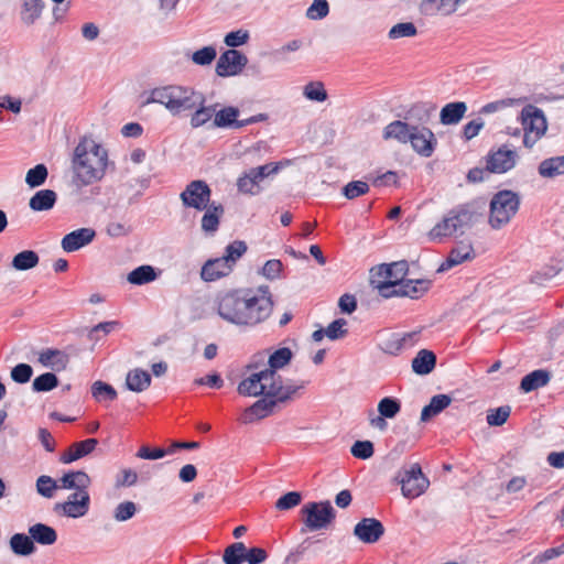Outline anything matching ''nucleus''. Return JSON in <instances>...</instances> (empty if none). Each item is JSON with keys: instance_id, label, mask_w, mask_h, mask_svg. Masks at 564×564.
<instances>
[{"instance_id": "22", "label": "nucleus", "mask_w": 564, "mask_h": 564, "mask_svg": "<svg viewBox=\"0 0 564 564\" xmlns=\"http://www.w3.org/2000/svg\"><path fill=\"white\" fill-rule=\"evenodd\" d=\"M98 445L96 438H87L85 441L73 443L62 455L59 460L63 464H70L89 455Z\"/></svg>"}, {"instance_id": "49", "label": "nucleus", "mask_w": 564, "mask_h": 564, "mask_svg": "<svg viewBox=\"0 0 564 564\" xmlns=\"http://www.w3.org/2000/svg\"><path fill=\"white\" fill-rule=\"evenodd\" d=\"M48 171L44 164H37L30 169L25 175V183L31 187H39L43 185L47 178Z\"/></svg>"}, {"instance_id": "10", "label": "nucleus", "mask_w": 564, "mask_h": 564, "mask_svg": "<svg viewBox=\"0 0 564 564\" xmlns=\"http://www.w3.org/2000/svg\"><path fill=\"white\" fill-rule=\"evenodd\" d=\"M397 479L401 485L402 495L409 499L420 497L430 486V481L423 475L419 464H413L410 468L404 469Z\"/></svg>"}, {"instance_id": "45", "label": "nucleus", "mask_w": 564, "mask_h": 564, "mask_svg": "<svg viewBox=\"0 0 564 564\" xmlns=\"http://www.w3.org/2000/svg\"><path fill=\"white\" fill-rule=\"evenodd\" d=\"M293 357V354L290 348L282 347L274 350L268 358L267 369H271L273 372H276L279 369H282L286 366Z\"/></svg>"}, {"instance_id": "36", "label": "nucleus", "mask_w": 564, "mask_h": 564, "mask_svg": "<svg viewBox=\"0 0 564 564\" xmlns=\"http://www.w3.org/2000/svg\"><path fill=\"white\" fill-rule=\"evenodd\" d=\"M550 381V373L546 370L538 369L524 376L520 383L523 392H531L546 386Z\"/></svg>"}, {"instance_id": "62", "label": "nucleus", "mask_w": 564, "mask_h": 564, "mask_svg": "<svg viewBox=\"0 0 564 564\" xmlns=\"http://www.w3.org/2000/svg\"><path fill=\"white\" fill-rule=\"evenodd\" d=\"M289 164H290V161L285 160V161L263 164V165L252 167V169L262 180H264L265 177L278 174L283 167L288 166Z\"/></svg>"}, {"instance_id": "31", "label": "nucleus", "mask_w": 564, "mask_h": 564, "mask_svg": "<svg viewBox=\"0 0 564 564\" xmlns=\"http://www.w3.org/2000/svg\"><path fill=\"white\" fill-rule=\"evenodd\" d=\"M59 481L61 488L67 490L88 489L91 484L90 477L83 470L65 473Z\"/></svg>"}, {"instance_id": "29", "label": "nucleus", "mask_w": 564, "mask_h": 564, "mask_svg": "<svg viewBox=\"0 0 564 564\" xmlns=\"http://www.w3.org/2000/svg\"><path fill=\"white\" fill-rule=\"evenodd\" d=\"M151 375L141 368H134L127 373L126 387L132 392H143L151 386Z\"/></svg>"}, {"instance_id": "50", "label": "nucleus", "mask_w": 564, "mask_h": 564, "mask_svg": "<svg viewBox=\"0 0 564 564\" xmlns=\"http://www.w3.org/2000/svg\"><path fill=\"white\" fill-rule=\"evenodd\" d=\"M303 95L306 99L323 102L327 99V91L322 82H310L303 88Z\"/></svg>"}, {"instance_id": "40", "label": "nucleus", "mask_w": 564, "mask_h": 564, "mask_svg": "<svg viewBox=\"0 0 564 564\" xmlns=\"http://www.w3.org/2000/svg\"><path fill=\"white\" fill-rule=\"evenodd\" d=\"M453 219L455 232H463L465 228H469L473 224L474 213L466 205H459L449 210Z\"/></svg>"}, {"instance_id": "24", "label": "nucleus", "mask_w": 564, "mask_h": 564, "mask_svg": "<svg viewBox=\"0 0 564 564\" xmlns=\"http://www.w3.org/2000/svg\"><path fill=\"white\" fill-rule=\"evenodd\" d=\"M431 286L430 280H406L404 279L400 285L392 290L393 296H408L411 299H419L429 291Z\"/></svg>"}, {"instance_id": "53", "label": "nucleus", "mask_w": 564, "mask_h": 564, "mask_svg": "<svg viewBox=\"0 0 564 564\" xmlns=\"http://www.w3.org/2000/svg\"><path fill=\"white\" fill-rule=\"evenodd\" d=\"M138 511L133 501H122L113 509V519L118 522H126L132 519Z\"/></svg>"}, {"instance_id": "21", "label": "nucleus", "mask_w": 564, "mask_h": 564, "mask_svg": "<svg viewBox=\"0 0 564 564\" xmlns=\"http://www.w3.org/2000/svg\"><path fill=\"white\" fill-rule=\"evenodd\" d=\"M37 360L45 368L61 371L67 367L69 362V356L63 350L56 348H46L39 352Z\"/></svg>"}, {"instance_id": "64", "label": "nucleus", "mask_w": 564, "mask_h": 564, "mask_svg": "<svg viewBox=\"0 0 564 564\" xmlns=\"http://www.w3.org/2000/svg\"><path fill=\"white\" fill-rule=\"evenodd\" d=\"M350 452L356 458L368 459L373 455V444L370 441H356Z\"/></svg>"}, {"instance_id": "48", "label": "nucleus", "mask_w": 564, "mask_h": 564, "mask_svg": "<svg viewBox=\"0 0 564 564\" xmlns=\"http://www.w3.org/2000/svg\"><path fill=\"white\" fill-rule=\"evenodd\" d=\"M58 386V378L53 372H45L33 380L32 389L35 392H48Z\"/></svg>"}, {"instance_id": "23", "label": "nucleus", "mask_w": 564, "mask_h": 564, "mask_svg": "<svg viewBox=\"0 0 564 564\" xmlns=\"http://www.w3.org/2000/svg\"><path fill=\"white\" fill-rule=\"evenodd\" d=\"M205 102H206V98L200 93V98H198L195 101L193 110L191 111L192 115H191L189 123H191V127L194 129L205 126L215 116V107H217L218 105L215 104V105L206 106Z\"/></svg>"}, {"instance_id": "58", "label": "nucleus", "mask_w": 564, "mask_h": 564, "mask_svg": "<svg viewBox=\"0 0 564 564\" xmlns=\"http://www.w3.org/2000/svg\"><path fill=\"white\" fill-rule=\"evenodd\" d=\"M416 28L412 22H403L393 25L389 31V39L412 37L416 35Z\"/></svg>"}, {"instance_id": "38", "label": "nucleus", "mask_w": 564, "mask_h": 564, "mask_svg": "<svg viewBox=\"0 0 564 564\" xmlns=\"http://www.w3.org/2000/svg\"><path fill=\"white\" fill-rule=\"evenodd\" d=\"M44 9L43 0H23L21 7V20L26 25H32L40 19Z\"/></svg>"}, {"instance_id": "37", "label": "nucleus", "mask_w": 564, "mask_h": 564, "mask_svg": "<svg viewBox=\"0 0 564 564\" xmlns=\"http://www.w3.org/2000/svg\"><path fill=\"white\" fill-rule=\"evenodd\" d=\"M539 174L545 178H554L564 174V155L543 160L538 167Z\"/></svg>"}, {"instance_id": "28", "label": "nucleus", "mask_w": 564, "mask_h": 564, "mask_svg": "<svg viewBox=\"0 0 564 564\" xmlns=\"http://www.w3.org/2000/svg\"><path fill=\"white\" fill-rule=\"evenodd\" d=\"M202 217V229L206 234H214L217 231L220 223V218L224 215V207L220 204L213 202L204 209Z\"/></svg>"}, {"instance_id": "57", "label": "nucleus", "mask_w": 564, "mask_h": 564, "mask_svg": "<svg viewBox=\"0 0 564 564\" xmlns=\"http://www.w3.org/2000/svg\"><path fill=\"white\" fill-rule=\"evenodd\" d=\"M369 192L368 183L364 181H352L343 187V194L348 199H355Z\"/></svg>"}, {"instance_id": "56", "label": "nucleus", "mask_w": 564, "mask_h": 564, "mask_svg": "<svg viewBox=\"0 0 564 564\" xmlns=\"http://www.w3.org/2000/svg\"><path fill=\"white\" fill-rule=\"evenodd\" d=\"M57 482L50 476L42 475L36 479V491L44 498H53Z\"/></svg>"}, {"instance_id": "8", "label": "nucleus", "mask_w": 564, "mask_h": 564, "mask_svg": "<svg viewBox=\"0 0 564 564\" xmlns=\"http://www.w3.org/2000/svg\"><path fill=\"white\" fill-rule=\"evenodd\" d=\"M304 524L310 531L327 528L335 519V510L329 501L307 502L301 510Z\"/></svg>"}, {"instance_id": "44", "label": "nucleus", "mask_w": 564, "mask_h": 564, "mask_svg": "<svg viewBox=\"0 0 564 564\" xmlns=\"http://www.w3.org/2000/svg\"><path fill=\"white\" fill-rule=\"evenodd\" d=\"M40 258L33 250H24L12 259V267L19 271L30 270L37 265Z\"/></svg>"}, {"instance_id": "19", "label": "nucleus", "mask_w": 564, "mask_h": 564, "mask_svg": "<svg viewBox=\"0 0 564 564\" xmlns=\"http://www.w3.org/2000/svg\"><path fill=\"white\" fill-rule=\"evenodd\" d=\"M96 230L90 227H84L65 235L61 241L62 249L65 252H75L94 241Z\"/></svg>"}, {"instance_id": "7", "label": "nucleus", "mask_w": 564, "mask_h": 564, "mask_svg": "<svg viewBox=\"0 0 564 564\" xmlns=\"http://www.w3.org/2000/svg\"><path fill=\"white\" fill-rule=\"evenodd\" d=\"M240 110L235 106H226L220 109L215 108L213 127L218 129H241L243 127L268 121L267 113H257L246 119H239Z\"/></svg>"}, {"instance_id": "12", "label": "nucleus", "mask_w": 564, "mask_h": 564, "mask_svg": "<svg viewBox=\"0 0 564 564\" xmlns=\"http://www.w3.org/2000/svg\"><path fill=\"white\" fill-rule=\"evenodd\" d=\"M518 154L507 145L491 151L486 158V169L490 173L503 174L516 166Z\"/></svg>"}, {"instance_id": "51", "label": "nucleus", "mask_w": 564, "mask_h": 564, "mask_svg": "<svg viewBox=\"0 0 564 564\" xmlns=\"http://www.w3.org/2000/svg\"><path fill=\"white\" fill-rule=\"evenodd\" d=\"M246 546L242 542L229 545L224 552L225 564H241L245 561Z\"/></svg>"}, {"instance_id": "41", "label": "nucleus", "mask_w": 564, "mask_h": 564, "mask_svg": "<svg viewBox=\"0 0 564 564\" xmlns=\"http://www.w3.org/2000/svg\"><path fill=\"white\" fill-rule=\"evenodd\" d=\"M451 398L446 394L434 395L430 403L421 412V421L427 422L431 417L440 414L451 404Z\"/></svg>"}, {"instance_id": "25", "label": "nucleus", "mask_w": 564, "mask_h": 564, "mask_svg": "<svg viewBox=\"0 0 564 564\" xmlns=\"http://www.w3.org/2000/svg\"><path fill=\"white\" fill-rule=\"evenodd\" d=\"M413 127L414 124L405 121H392L384 127L382 138L384 140H395L403 144L409 143V140H411V132Z\"/></svg>"}, {"instance_id": "17", "label": "nucleus", "mask_w": 564, "mask_h": 564, "mask_svg": "<svg viewBox=\"0 0 564 564\" xmlns=\"http://www.w3.org/2000/svg\"><path fill=\"white\" fill-rule=\"evenodd\" d=\"M384 533L383 524L375 518H364L354 528L356 538L366 544L376 543Z\"/></svg>"}, {"instance_id": "3", "label": "nucleus", "mask_w": 564, "mask_h": 564, "mask_svg": "<svg viewBox=\"0 0 564 564\" xmlns=\"http://www.w3.org/2000/svg\"><path fill=\"white\" fill-rule=\"evenodd\" d=\"M107 165V150L93 138H82L72 159L75 185L83 187L100 181L106 174Z\"/></svg>"}, {"instance_id": "52", "label": "nucleus", "mask_w": 564, "mask_h": 564, "mask_svg": "<svg viewBox=\"0 0 564 564\" xmlns=\"http://www.w3.org/2000/svg\"><path fill=\"white\" fill-rule=\"evenodd\" d=\"M401 410V403L398 399L386 397L378 403V412L381 416L393 419Z\"/></svg>"}, {"instance_id": "61", "label": "nucleus", "mask_w": 564, "mask_h": 564, "mask_svg": "<svg viewBox=\"0 0 564 564\" xmlns=\"http://www.w3.org/2000/svg\"><path fill=\"white\" fill-rule=\"evenodd\" d=\"M301 500H302V496L300 492L290 491V492L281 496L275 501V508L281 511H286V510L293 509L296 506H299L301 503Z\"/></svg>"}, {"instance_id": "5", "label": "nucleus", "mask_w": 564, "mask_h": 564, "mask_svg": "<svg viewBox=\"0 0 564 564\" xmlns=\"http://www.w3.org/2000/svg\"><path fill=\"white\" fill-rule=\"evenodd\" d=\"M520 206L517 193L508 189L499 191L490 200L488 223L492 229H501L516 216Z\"/></svg>"}, {"instance_id": "26", "label": "nucleus", "mask_w": 564, "mask_h": 564, "mask_svg": "<svg viewBox=\"0 0 564 564\" xmlns=\"http://www.w3.org/2000/svg\"><path fill=\"white\" fill-rule=\"evenodd\" d=\"M262 181L251 167L237 178V189L241 194L256 196L262 191L260 185Z\"/></svg>"}, {"instance_id": "6", "label": "nucleus", "mask_w": 564, "mask_h": 564, "mask_svg": "<svg viewBox=\"0 0 564 564\" xmlns=\"http://www.w3.org/2000/svg\"><path fill=\"white\" fill-rule=\"evenodd\" d=\"M519 119L523 129V144L532 148L546 132L547 121L542 109L533 105L522 108Z\"/></svg>"}, {"instance_id": "15", "label": "nucleus", "mask_w": 564, "mask_h": 564, "mask_svg": "<svg viewBox=\"0 0 564 564\" xmlns=\"http://www.w3.org/2000/svg\"><path fill=\"white\" fill-rule=\"evenodd\" d=\"M419 332H410L402 335L391 334L380 343L379 347L384 354L398 356L403 350L413 347L419 341Z\"/></svg>"}, {"instance_id": "14", "label": "nucleus", "mask_w": 564, "mask_h": 564, "mask_svg": "<svg viewBox=\"0 0 564 564\" xmlns=\"http://www.w3.org/2000/svg\"><path fill=\"white\" fill-rule=\"evenodd\" d=\"M411 143L412 149L424 158H430L437 144V140L433 131L426 127H420L414 124L411 132Z\"/></svg>"}, {"instance_id": "42", "label": "nucleus", "mask_w": 564, "mask_h": 564, "mask_svg": "<svg viewBox=\"0 0 564 564\" xmlns=\"http://www.w3.org/2000/svg\"><path fill=\"white\" fill-rule=\"evenodd\" d=\"M453 219L449 212L435 224V226L430 230L429 238L432 241H442L445 238L454 236L455 229L453 225Z\"/></svg>"}, {"instance_id": "32", "label": "nucleus", "mask_w": 564, "mask_h": 564, "mask_svg": "<svg viewBox=\"0 0 564 564\" xmlns=\"http://www.w3.org/2000/svg\"><path fill=\"white\" fill-rule=\"evenodd\" d=\"M9 545L11 551L18 556H30L36 551V546L29 533H14L10 538Z\"/></svg>"}, {"instance_id": "35", "label": "nucleus", "mask_w": 564, "mask_h": 564, "mask_svg": "<svg viewBox=\"0 0 564 564\" xmlns=\"http://www.w3.org/2000/svg\"><path fill=\"white\" fill-rule=\"evenodd\" d=\"M159 276L155 268L150 264H143L135 269L127 275V281L132 285H144L155 281Z\"/></svg>"}, {"instance_id": "1", "label": "nucleus", "mask_w": 564, "mask_h": 564, "mask_svg": "<svg viewBox=\"0 0 564 564\" xmlns=\"http://www.w3.org/2000/svg\"><path fill=\"white\" fill-rule=\"evenodd\" d=\"M214 310L225 322L239 327H256L267 321L273 310L269 286L236 288L219 292Z\"/></svg>"}, {"instance_id": "20", "label": "nucleus", "mask_w": 564, "mask_h": 564, "mask_svg": "<svg viewBox=\"0 0 564 564\" xmlns=\"http://www.w3.org/2000/svg\"><path fill=\"white\" fill-rule=\"evenodd\" d=\"M232 268L221 257L207 260L200 270L205 282H214L231 273Z\"/></svg>"}, {"instance_id": "16", "label": "nucleus", "mask_w": 564, "mask_h": 564, "mask_svg": "<svg viewBox=\"0 0 564 564\" xmlns=\"http://www.w3.org/2000/svg\"><path fill=\"white\" fill-rule=\"evenodd\" d=\"M288 400H278L275 397L268 394L262 395L251 406L247 408L242 414V423H251L254 420H260L271 414L278 403L286 402Z\"/></svg>"}, {"instance_id": "47", "label": "nucleus", "mask_w": 564, "mask_h": 564, "mask_svg": "<svg viewBox=\"0 0 564 564\" xmlns=\"http://www.w3.org/2000/svg\"><path fill=\"white\" fill-rule=\"evenodd\" d=\"M247 245L245 241L236 240L229 243L221 257L234 269L236 262L246 253Z\"/></svg>"}, {"instance_id": "11", "label": "nucleus", "mask_w": 564, "mask_h": 564, "mask_svg": "<svg viewBox=\"0 0 564 564\" xmlns=\"http://www.w3.org/2000/svg\"><path fill=\"white\" fill-rule=\"evenodd\" d=\"M212 189L207 182L195 180L189 182L180 194L182 204L186 208L204 210L210 204Z\"/></svg>"}, {"instance_id": "33", "label": "nucleus", "mask_w": 564, "mask_h": 564, "mask_svg": "<svg viewBox=\"0 0 564 564\" xmlns=\"http://www.w3.org/2000/svg\"><path fill=\"white\" fill-rule=\"evenodd\" d=\"M56 200L57 194L53 189H40L30 198L29 206L34 212H47Z\"/></svg>"}, {"instance_id": "60", "label": "nucleus", "mask_w": 564, "mask_h": 564, "mask_svg": "<svg viewBox=\"0 0 564 564\" xmlns=\"http://www.w3.org/2000/svg\"><path fill=\"white\" fill-rule=\"evenodd\" d=\"M434 109V107H426L425 105H414L408 111L406 119H416L419 123L426 124L429 123L431 119V113Z\"/></svg>"}, {"instance_id": "30", "label": "nucleus", "mask_w": 564, "mask_h": 564, "mask_svg": "<svg viewBox=\"0 0 564 564\" xmlns=\"http://www.w3.org/2000/svg\"><path fill=\"white\" fill-rule=\"evenodd\" d=\"M28 533L31 535L34 544L53 545L57 541L55 529L44 523L39 522L30 525Z\"/></svg>"}, {"instance_id": "63", "label": "nucleus", "mask_w": 564, "mask_h": 564, "mask_svg": "<svg viewBox=\"0 0 564 564\" xmlns=\"http://www.w3.org/2000/svg\"><path fill=\"white\" fill-rule=\"evenodd\" d=\"M33 375V369L28 364H19L11 369V379L17 383H26Z\"/></svg>"}, {"instance_id": "39", "label": "nucleus", "mask_w": 564, "mask_h": 564, "mask_svg": "<svg viewBox=\"0 0 564 564\" xmlns=\"http://www.w3.org/2000/svg\"><path fill=\"white\" fill-rule=\"evenodd\" d=\"M90 501L86 499L79 501H64L55 506V511L62 512L68 518H82L89 510Z\"/></svg>"}, {"instance_id": "18", "label": "nucleus", "mask_w": 564, "mask_h": 564, "mask_svg": "<svg viewBox=\"0 0 564 564\" xmlns=\"http://www.w3.org/2000/svg\"><path fill=\"white\" fill-rule=\"evenodd\" d=\"M476 253L470 242L460 241L451 249L447 258L438 267L437 272H445L458 264L470 261Z\"/></svg>"}, {"instance_id": "2", "label": "nucleus", "mask_w": 564, "mask_h": 564, "mask_svg": "<svg viewBox=\"0 0 564 564\" xmlns=\"http://www.w3.org/2000/svg\"><path fill=\"white\" fill-rule=\"evenodd\" d=\"M246 369L249 375L239 382L237 388L238 393L243 397L268 394L278 398V400H291L306 384L305 381L284 383L278 372L267 368L259 369V364L256 360H251Z\"/></svg>"}, {"instance_id": "27", "label": "nucleus", "mask_w": 564, "mask_h": 564, "mask_svg": "<svg viewBox=\"0 0 564 564\" xmlns=\"http://www.w3.org/2000/svg\"><path fill=\"white\" fill-rule=\"evenodd\" d=\"M467 105L464 101H454L446 104L440 112V121L444 126L457 124L465 116Z\"/></svg>"}, {"instance_id": "54", "label": "nucleus", "mask_w": 564, "mask_h": 564, "mask_svg": "<svg viewBox=\"0 0 564 564\" xmlns=\"http://www.w3.org/2000/svg\"><path fill=\"white\" fill-rule=\"evenodd\" d=\"M511 408L509 405H502L496 409H491L487 413V423L489 426H501L505 424L510 416Z\"/></svg>"}, {"instance_id": "13", "label": "nucleus", "mask_w": 564, "mask_h": 564, "mask_svg": "<svg viewBox=\"0 0 564 564\" xmlns=\"http://www.w3.org/2000/svg\"><path fill=\"white\" fill-rule=\"evenodd\" d=\"M248 63L245 54L237 50L224 52L216 64V73L220 77L236 76L242 72Z\"/></svg>"}, {"instance_id": "4", "label": "nucleus", "mask_w": 564, "mask_h": 564, "mask_svg": "<svg viewBox=\"0 0 564 564\" xmlns=\"http://www.w3.org/2000/svg\"><path fill=\"white\" fill-rule=\"evenodd\" d=\"M198 98H200V91H197L193 87L170 84L158 86L143 93L141 95V106L159 104L172 116H178L192 111Z\"/></svg>"}, {"instance_id": "9", "label": "nucleus", "mask_w": 564, "mask_h": 564, "mask_svg": "<svg viewBox=\"0 0 564 564\" xmlns=\"http://www.w3.org/2000/svg\"><path fill=\"white\" fill-rule=\"evenodd\" d=\"M409 265L408 262L397 261L390 264H381L378 269V275L382 280L378 281L377 289L379 293L384 297L393 296L392 290L400 285L408 274Z\"/></svg>"}, {"instance_id": "55", "label": "nucleus", "mask_w": 564, "mask_h": 564, "mask_svg": "<svg viewBox=\"0 0 564 564\" xmlns=\"http://www.w3.org/2000/svg\"><path fill=\"white\" fill-rule=\"evenodd\" d=\"M217 56V51L214 46H204L194 52L191 59L194 64L199 66L210 65Z\"/></svg>"}, {"instance_id": "59", "label": "nucleus", "mask_w": 564, "mask_h": 564, "mask_svg": "<svg viewBox=\"0 0 564 564\" xmlns=\"http://www.w3.org/2000/svg\"><path fill=\"white\" fill-rule=\"evenodd\" d=\"M329 13V6L327 0H314L306 10V17L310 20H322Z\"/></svg>"}, {"instance_id": "43", "label": "nucleus", "mask_w": 564, "mask_h": 564, "mask_svg": "<svg viewBox=\"0 0 564 564\" xmlns=\"http://www.w3.org/2000/svg\"><path fill=\"white\" fill-rule=\"evenodd\" d=\"M456 9L454 0H423L421 4L422 12L427 15L436 13L451 14Z\"/></svg>"}, {"instance_id": "46", "label": "nucleus", "mask_w": 564, "mask_h": 564, "mask_svg": "<svg viewBox=\"0 0 564 564\" xmlns=\"http://www.w3.org/2000/svg\"><path fill=\"white\" fill-rule=\"evenodd\" d=\"M91 395L97 402L113 401L117 399V391L109 383L95 381L91 386Z\"/></svg>"}, {"instance_id": "34", "label": "nucleus", "mask_w": 564, "mask_h": 564, "mask_svg": "<svg viewBox=\"0 0 564 564\" xmlns=\"http://www.w3.org/2000/svg\"><path fill=\"white\" fill-rule=\"evenodd\" d=\"M436 365V356L433 351L421 349L412 360V370L416 375H429Z\"/></svg>"}]
</instances>
